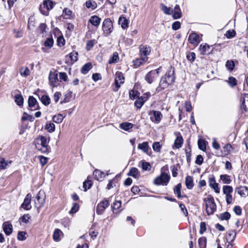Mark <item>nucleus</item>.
<instances>
[{
	"label": "nucleus",
	"mask_w": 248,
	"mask_h": 248,
	"mask_svg": "<svg viewBox=\"0 0 248 248\" xmlns=\"http://www.w3.org/2000/svg\"><path fill=\"white\" fill-rule=\"evenodd\" d=\"M54 43L53 39L52 37L47 38L44 43V45L46 47L51 48Z\"/></svg>",
	"instance_id": "52"
},
{
	"label": "nucleus",
	"mask_w": 248,
	"mask_h": 248,
	"mask_svg": "<svg viewBox=\"0 0 248 248\" xmlns=\"http://www.w3.org/2000/svg\"><path fill=\"white\" fill-rule=\"evenodd\" d=\"M109 205V202L107 200L101 202L96 206V212L98 215H101L105 209Z\"/></svg>",
	"instance_id": "9"
},
{
	"label": "nucleus",
	"mask_w": 248,
	"mask_h": 248,
	"mask_svg": "<svg viewBox=\"0 0 248 248\" xmlns=\"http://www.w3.org/2000/svg\"><path fill=\"white\" fill-rule=\"evenodd\" d=\"M210 46L205 44L204 45H201L200 49L202 50V54L204 55L207 53H210L209 52Z\"/></svg>",
	"instance_id": "40"
},
{
	"label": "nucleus",
	"mask_w": 248,
	"mask_h": 248,
	"mask_svg": "<svg viewBox=\"0 0 248 248\" xmlns=\"http://www.w3.org/2000/svg\"><path fill=\"white\" fill-rule=\"evenodd\" d=\"M85 5L87 8H91L92 10H94L97 7L96 2L91 0L87 1Z\"/></svg>",
	"instance_id": "41"
},
{
	"label": "nucleus",
	"mask_w": 248,
	"mask_h": 248,
	"mask_svg": "<svg viewBox=\"0 0 248 248\" xmlns=\"http://www.w3.org/2000/svg\"><path fill=\"white\" fill-rule=\"evenodd\" d=\"M40 100L42 103L45 106H47L50 103V98L48 95H42Z\"/></svg>",
	"instance_id": "47"
},
{
	"label": "nucleus",
	"mask_w": 248,
	"mask_h": 248,
	"mask_svg": "<svg viewBox=\"0 0 248 248\" xmlns=\"http://www.w3.org/2000/svg\"><path fill=\"white\" fill-rule=\"evenodd\" d=\"M53 3L51 0H45L43 2V8H46V11H45L42 10V6H40V11L41 13L44 15H47L48 14V11L52 9L53 7Z\"/></svg>",
	"instance_id": "6"
},
{
	"label": "nucleus",
	"mask_w": 248,
	"mask_h": 248,
	"mask_svg": "<svg viewBox=\"0 0 248 248\" xmlns=\"http://www.w3.org/2000/svg\"><path fill=\"white\" fill-rule=\"evenodd\" d=\"M185 183L187 189H192L194 186L193 177L191 176H187L186 178Z\"/></svg>",
	"instance_id": "26"
},
{
	"label": "nucleus",
	"mask_w": 248,
	"mask_h": 248,
	"mask_svg": "<svg viewBox=\"0 0 248 248\" xmlns=\"http://www.w3.org/2000/svg\"><path fill=\"white\" fill-rule=\"evenodd\" d=\"M225 66L230 71H232L234 68L235 64L233 61L228 60L226 62Z\"/></svg>",
	"instance_id": "53"
},
{
	"label": "nucleus",
	"mask_w": 248,
	"mask_h": 248,
	"mask_svg": "<svg viewBox=\"0 0 248 248\" xmlns=\"http://www.w3.org/2000/svg\"><path fill=\"white\" fill-rule=\"evenodd\" d=\"M45 128L48 132L52 133L55 130V125L53 123H46Z\"/></svg>",
	"instance_id": "51"
},
{
	"label": "nucleus",
	"mask_w": 248,
	"mask_h": 248,
	"mask_svg": "<svg viewBox=\"0 0 248 248\" xmlns=\"http://www.w3.org/2000/svg\"><path fill=\"white\" fill-rule=\"evenodd\" d=\"M236 35V32L234 30H229L226 31L225 36L228 39L234 37Z\"/></svg>",
	"instance_id": "62"
},
{
	"label": "nucleus",
	"mask_w": 248,
	"mask_h": 248,
	"mask_svg": "<svg viewBox=\"0 0 248 248\" xmlns=\"http://www.w3.org/2000/svg\"><path fill=\"white\" fill-rule=\"evenodd\" d=\"M119 59L118 53L117 52H115L113 53L112 56L110 58L108 63H116L118 62Z\"/></svg>",
	"instance_id": "39"
},
{
	"label": "nucleus",
	"mask_w": 248,
	"mask_h": 248,
	"mask_svg": "<svg viewBox=\"0 0 248 248\" xmlns=\"http://www.w3.org/2000/svg\"><path fill=\"white\" fill-rule=\"evenodd\" d=\"M175 71L174 68L171 67L170 69L167 72L164 77L167 79L168 82L171 85L172 84L175 79L174 76Z\"/></svg>",
	"instance_id": "10"
},
{
	"label": "nucleus",
	"mask_w": 248,
	"mask_h": 248,
	"mask_svg": "<svg viewBox=\"0 0 248 248\" xmlns=\"http://www.w3.org/2000/svg\"><path fill=\"white\" fill-rule=\"evenodd\" d=\"M31 195L28 193L25 197L24 202L21 204V207L25 210H29L31 209Z\"/></svg>",
	"instance_id": "12"
},
{
	"label": "nucleus",
	"mask_w": 248,
	"mask_h": 248,
	"mask_svg": "<svg viewBox=\"0 0 248 248\" xmlns=\"http://www.w3.org/2000/svg\"><path fill=\"white\" fill-rule=\"evenodd\" d=\"M207 240L206 237H202L199 239L198 243L200 248H206Z\"/></svg>",
	"instance_id": "43"
},
{
	"label": "nucleus",
	"mask_w": 248,
	"mask_h": 248,
	"mask_svg": "<svg viewBox=\"0 0 248 248\" xmlns=\"http://www.w3.org/2000/svg\"><path fill=\"white\" fill-rule=\"evenodd\" d=\"M62 232L61 231V230L59 229H56L53 232V238L54 240L56 242H58L60 241V237L62 235Z\"/></svg>",
	"instance_id": "28"
},
{
	"label": "nucleus",
	"mask_w": 248,
	"mask_h": 248,
	"mask_svg": "<svg viewBox=\"0 0 248 248\" xmlns=\"http://www.w3.org/2000/svg\"><path fill=\"white\" fill-rule=\"evenodd\" d=\"M236 233L235 232L232 231L231 230L228 231L227 232L226 239L228 241H230V242H232L235 237Z\"/></svg>",
	"instance_id": "32"
},
{
	"label": "nucleus",
	"mask_w": 248,
	"mask_h": 248,
	"mask_svg": "<svg viewBox=\"0 0 248 248\" xmlns=\"http://www.w3.org/2000/svg\"><path fill=\"white\" fill-rule=\"evenodd\" d=\"M157 78L156 72L151 71L146 74L145 79L149 84H151Z\"/></svg>",
	"instance_id": "16"
},
{
	"label": "nucleus",
	"mask_w": 248,
	"mask_h": 248,
	"mask_svg": "<svg viewBox=\"0 0 248 248\" xmlns=\"http://www.w3.org/2000/svg\"><path fill=\"white\" fill-rule=\"evenodd\" d=\"M47 28V26L45 23H41L38 27L41 33L43 34L46 33Z\"/></svg>",
	"instance_id": "63"
},
{
	"label": "nucleus",
	"mask_w": 248,
	"mask_h": 248,
	"mask_svg": "<svg viewBox=\"0 0 248 248\" xmlns=\"http://www.w3.org/2000/svg\"><path fill=\"white\" fill-rule=\"evenodd\" d=\"M183 143V139L181 136H178L174 141V145L177 149H179L182 147Z\"/></svg>",
	"instance_id": "36"
},
{
	"label": "nucleus",
	"mask_w": 248,
	"mask_h": 248,
	"mask_svg": "<svg viewBox=\"0 0 248 248\" xmlns=\"http://www.w3.org/2000/svg\"><path fill=\"white\" fill-rule=\"evenodd\" d=\"M30 72V70L28 67H26L25 68L22 67L20 70V74L24 77H27L29 75Z\"/></svg>",
	"instance_id": "58"
},
{
	"label": "nucleus",
	"mask_w": 248,
	"mask_h": 248,
	"mask_svg": "<svg viewBox=\"0 0 248 248\" xmlns=\"http://www.w3.org/2000/svg\"><path fill=\"white\" fill-rule=\"evenodd\" d=\"M170 176L166 173L162 172L160 176L156 177L154 180V184L156 186H167L170 180Z\"/></svg>",
	"instance_id": "3"
},
{
	"label": "nucleus",
	"mask_w": 248,
	"mask_h": 248,
	"mask_svg": "<svg viewBox=\"0 0 248 248\" xmlns=\"http://www.w3.org/2000/svg\"><path fill=\"white\" fill-rule=\"evenodd\" d=\"M101 19L97 16H93L89 19L90 22L94 26L98 27L101 22Z\"/></svg>",
	"instance_id": "25"
},
{
	"label": "nucleus",
	"mask_w": 248,
	"mask_h": 248,
	"mask_svg": "<svg viewBox=\"0 0 248 248\" xmlns=\"http://www.w3.org/2000/svg\"><path fill=\"white\" fill-rule=\"evenodd\" d=\"M160 7L161 10L163 11V12L166 15H170L173 12V10L170 7H167L163 3L160 4Z\"/></svg>",
	"instance_id": "30"
},
{
	"label": "nucleus",
	"mask_w": 248,
	"mask_h": 248,
	"mask_svg": "<svg viewBox=\"0 0 248 248\" xmlns=\"http://www.w3.org/2000/svg\"><path fill=\"white\" fill-rule=\"evenodd\" d=\"M242 102L241 108L245 111H248V93L243 94V97L241 99Z\"/></svg>",
	"instance_id": "19"
},
{
	"label": "nucleus",
	"mask_w": 248,
	"mask_h": 248,
	"mask_svg": "<svg viewBox=\"0 0 248 248\" xmlns=\"http://www.w3.org/2000/svg\"><path fill=\"white\" fill-rule=\"evenodd\" d=\"M231 216V214L229 212H225L219 215V218L221 220H228L230 218Z\"/></svg>",
	"instance_id": "49"
},
{
	"label": "nucleus",
	"mask_w": 248,
	"mask_h": 248,
	"mask_svg": "<svg viewBox=\"0 0 248 248\" xmlns=\"http://www.w3.org/2000/svg\"><path fill=\"white\" fill-rule=\"evenodd\" d=\"M124 77L121 72L117 73L116 77L115 79L114 87L112 90L114 92L118 91L121 87V85L124 83Z\"/></svg>",
	"instance_id": "4"
},
{
	"label": "nucleus",
	"mask_w": 248,
	"mask_h": 248,
	"mask_svg": "<svg viewBox=\"0 0 248 248\" xmlns=\"http://www.w3.org/2000/svg\"><path fill=\"white\" fill-rule=\"evenodd\" d=\"M118 23L119 25H121L122 29H125L128 27L129 20L127 19L125 17L121 16L119 17Z\"/></svg>",
	"instance_id": "21"
},
{
	"label": "nucleus",
	"mask_w": 248,
	"mask_h": 248,
	"mask_svg": "<svg viewBox=\"0 0 248 248\" xmlns=\"http://www.w3.org/2000/svg\"><path fill=\"white\" fill-rule=\"evenodd\" d=\"M39 140L40 143L35 144L36 147L43 153H48L50 152V148L48 146L47 138L45 136H41Z\"/></svg>",
	"instance_id": "2"
},
{
	"label": "nucleus",
	"mask_w": 248,
	"mask_h": 248,
	"mask_svg": "<svg viewBox=\"0 0 248 248\" xmlns=\"http://www.w3.org/2000/svg\"><path fill=\"white\" fill-rule=\"evenodd\" d=\"M2 227L3 231L4 232L6 235H9L12 233L13 226L9 222L6 221L4 222Z\"/></svg>",
	"instance_id": "18"
},
{
	"label": "nucleus",
	"mask_w": 248,
	"mask_h": 248,
	"mask_svg": "<svg viewBox=\"0 0 248 248\" xmlns=\"http://www.w3.org/2000/svg\"><path fill=\"white\" fill-rule=\"evenodd\" d=\"M209 185L211 188L214 189L215 192L217 193L220 192L218 184L216 183L215 178L213 176L209 178Z\"/></svg>",
	"instance_id": "17"
},
{
	"label": "nucleus",
	"mask_w": 248,
	"mask_h": 248,
	"mask_svg": "<svg viewBox=\"0 0 248 248\" xmlns=\"http://www.w3.org/2000/svg\"><path fill=\"white\" fill-rule=\"evenodd\" d=\"M181 184L179 183L177 184L173 189L174 194L177 195V196L178 198H180L182 197L181 193Z\"/></svg>",
	"instance_id": "44"
},
{
	"label": "nucleus",
	"mask_w": 248,
	"mask_h": 248,
	"mask_svg": "<svg viewBox=\"0 0 248 248\" xmlns=\"http://www.w3.org/2000/svg\"><path fill=\"white\" fill-rule=\"evenodd\" d=\"M191 147L190 144H188V149H185V153H186V160L187 163H189L191 161Z\"/></svg>",
	"instance_id": "46"
},
{
	"label": "nucleus",
	"mask_w": 248,
	"mask_h": 248,
	"mask_svg": "<svg viewBox=\"0 0 248 248\" xmlns=\"http://www.w3.org/2000/svg\"><path fill=\"white\" fill-rule=\"evenodd\" d=\"M220 179L224 184H229L231 182L230 176L227 174H222L220 175Z\"/></svg>",
	"instance_id": "45"
},
{
	"label": "nucleus",
	"mask_w": 248,
	"mask_h": 248,
	"mask_svg": "<svg viewBox=\"0 0 248 248\" xmlns=\"http://www.w3.org/2000/svg\"><path fill=\"white\" fill-rule=\"evenodd\" d=\"M93 175L94 179H95L97 180H99L100 179L105 177L104 173L98 170H95L94 171Z\"/></svg>",
	"instance_id": "34"
},
{
	"label": "nucleus",
	"mask_w": 248,
	"mask_h": 248,
	"mask_svg": "<svg viewBox=\"0 0 248 248\" xmlns=\"http://www.w3.org/2000/svg\"><path fill=\"white\" fill-rule=\"evenodd\" d=\"M204 202H207L206 204V211L208 215L213 214L216 210L217 206L214 198L211 195H208L207 199H203Z\"/></svg>",
	"instance_id": "1"
},
{
	"label": "nucleus",
	"mask_w": 248,
	"mask_h": 248,
	"mask_svg": "<svg viewBox=\"0 0 248 248\" xmlns=\"http://www.w3.org/2000/svg\"><path fill=\"white\" fill-rule=\"evenodd\" d=\"M148 57H141L136 59L133 61V63L135 67L137 68L143 64L144 62L147 61Z\"/></svg>",
	"instance_id": "22"
},
{
	"label": "nucleus",
	"mask_w": 248,
	"mask_h": 248,
	"mask_svg": "<svg viewBox=\"0 0 248 248\" xmlns=\"http://www.w3.org/2000/svg\"><path fill=\"white\" fill-rule=\"evenodd\" d=\"M92 67L93 65L91 62L86 63L82 67L81 73L83 74H86Z\"/></svg>",
	"instance_id": "29"
},
{
	"label": "nucleus",
	"mask_w": 248,
	"mask_h": 248,
	"mask_svg": "<svg viewBox=\"0 0 248 248\" xmlns=\"http://www.w3.org/2000/svg\"><path fill=\"white\" fill-rule=\"evenodd\" d=\"M92 186V182L91 180H87L83 182V187L84 191H86L88 189L91 188Z\"/></svg>",
	"instance_id": "56"
},
{
	"label": "nucleus",
	"mask_w": 248,
	"mask_h": 248,
	"mask_svg": "<svg viewBox=\"0 0 248 248\" xmlns=\"http://www.w3.org/2000/svg\"><path fill=\"white\" fill-rule=\"evenodd\" d=\"M141 168L144 170H149L151 169V166L149 162L142 161L141 162Z\"/></svg>",
	"instance_id": "57"
},
{
	"label": "nucleus",
	"mask_w": 248,
	"mask_h": 248,
	"mask_svg": "<svg viewBox=\"0 0 248 248\" xmlns=\"http://www.w3.org/2000/svg\"><path fill=\"white\" fill-rule=\"evenodd\" d=\"M237 193L241 196H248V188L246 186H240L236 188Z\"/></svg>",
	"instance_id": "24"
},
{
	"label": "nucleus",
	"mask_w": 248,
	"mask_h": 248,
	"mask_svg": "<svg viewBox=\"0 0 248 248\" xmlns=\"http://www.w3.org/2000/svg\"><path fill=\"white\" fill-rule=\"evenodd\" d=\"M43 195L44 193L43 192L42 193L41 191H39L36 197L35 200V206L38 208L41 207L44 203L45 199Z\"/></svg>",
	"instance_id": "14"
},
{
	"label": "nucleus",
	"mask_w": 248,
	"mask_h": 248,
	"mask_svg": "<svg viewBox=\"0 0 248 248\" xmlns=\"http://www.w3.org/2000/svg\"><path fill=\"white\" fill-rule=\"evenodd\" d=\"M140 54L141 57H147L151 51V48L147 45H141L139 46Z\"/></svg>",
	"instance_id": "11"
},
{
	"label": "nucleus",
	"mask_w": 248,
	"mask_h": 248,
	"mask_svg": "<svg viewBox=\"0 0 248 248\" xmlns=\"http://www.w3.org/2000/svg\"><path fill=\"white\" fill-rule=\"evenodd\" d=\"M169 85H171L168 82L167 79L164 77H162L159 82V85L156 89V93H159L166 89Z\"/></svg>",
	"instance_id": "13"
},
{
	"label": "nucleus",
	"mask_w": 248,
	"mask_h": 248,
	"mask_svg": "<svg viewBox=\"0 0 248 248\" xmlns=\"http://www.w3.org/2000/svg\"><path fill=\"white\" fill-rule=\"evenodd\" d=\"M28 106L31 110L40 109L37 100L32 96H30L28 98Z\"/></svg>",
	"instance_id": "8"
},
{
	"label": "nucleus",
	"mask_w": 248,
	"mask_h": 248,
	"mask_svg": "<svg viewBox=\"0 0 248 248\" xmlns=\"http://www.w3.org/2000/svg\"><path fill=\"white\" fill-rule=\"evenodd\" d=\"M172 13H173L172 17L174 19L180 18L182 16L181 10L179 5L176 4L175 6Z\"/></svg>",
	"instance_id": "20"
},
{
	"label": "nucleus",
	"mask_w": 248,
	"mask_h": 248,
	"mask_svg": "<svg viewBox=\"0 0 248 248\" xmlns=\"http://www.w3.org/2000/svg\"><path fill=\"white\" fill-rule=\"evenodd\" d=\"M79 207V205L77 203H73L69 213L70 214L76 213L78 210Z\"/></svg>",
	"instance_id": "61"
},
{
	"label": "nucleus",
	"mask_w": 248,
	"mask_h": 248,
	"mask_svg": "<svg viewBox=\"0 0 248 248\" xmlns=\"http://www.w3.org/2000/svg\"><path fill=\"white\" fill-rule=\"evenodd\" d=\"M196 58L195 53L193 52H189L186 53V58L190 62H193Z\"/></svg>",
	"instance_id": "54"
},
{
	"label": "nucleus",
	"mask_w": 248,
	"mask_h": 248,
	"mask_svg": "<svg viewBox=\"0 0 248 248\" xmlns=\"http://www.w3.org/2000/svg\"><path fill=\"white\" fill-rule=\"evenodd\" d=\"M153 150L156 152H160L162 146L160 144L159 142H155L153 144Z\"/></svg>",
	"instance_id": "59"
},
{
	"label": "nucleus",
	"mask_w": 248,
	"mask_h": 248,
	"mask_svg": "<svg viewBox=\"0 0 248 248\" xmlns=\"http://www.w3.org/2000/svg\"><path fill=\"white\" fill-rule=\"evenodd\" d=\"M57 76V74H56L54 72H50L48 78L49 82L51 85L55 86V84L57 82V81L58 80Z\"/></svg>",
	"instance_id": "27"
},
{
	"label": "nucleus",
	"mask_w": 248,
	"mask_h": 248,
	"mask_svg": "<svg viewBox=\"0 0 248 248\" xmlns=\"http://www.w3.org/2000/svg\"><path fill=\"white\" fill-rule=\"evenodd\" d=\"M149 114L150 115L151 120L157 124L160 122L162 118V114L159 111L153 110Z\"/></svg>",
	"instance_id": "7"
},
{
	"label": "nucleus",
	"mask_w": 248,
	"mask_h": 248,
	"mask_svg": "<svg viewBox=\"0 0 248 248\" xmlns=\"http://www.w3.org/2000/svg\"><path fill=\"white\" fill-rule=\"evenodd\" d=\"M127 175L131 176L135 178L138 179L140 175L138 169L135 167H132L129 170Z\"/></svg>",
	"instance_id": "23"
},
{
	"label": "nucleus",
	"mask_w": 248,
	"mask_h": 248,
	"mask_svg": "<svg viewBox=\"0 0 248 248\" xmlns=\"http://www.w3.org/2000/svg\"><path fill=\"white\" fill-rule=\"evenodd\" d=\"M26 232H19L17 234V239L20 241L25 240L26 239Z\"/></svg>",
	"instance_id": "64"
},
{
	"label": "nucleus",
	"mask_w": 248,
	"mask_h": 248,
	"mask_svg": "<svg viewBox=\"0 0 248 248\" xmlns=\"http://www.w3.org/2000/svg\"><path fill=\"white\" fill-rule=\"evenodd\" d=\"M121 205L122 202L121 201H115L111 205L113 212L114 213H116V210L119 209V208L121 206Z\"/></svg>",
	"instance_id": "37"
},
{
	"label": "nucleus",
	"mask_w": 248,
	"mask_h": 248,
	"mask_svg": "<svg viewBox=\"0 0 248 248\" xmlns=\"http://www.w3.org/2000/svg\"><path fill=\"white\" fill-rule=\"evenodd\" d=\"M138 148L143 151L144 153H147L149 149V145L148 142H143L138 145Z\"/></svg>",
	"instance_id": "42"
},
{
	"label": "nucleus",
	"mask_w": 248,
	"mask_h": 248,
	"mask_svg": "<svg viewBox=\"0 0 248 248\" xmlns=\"http://www.w3.org/2000/svg\"><path fill=\"white\" fill-rule=\"evenodd\" d=\"M233 191V188L230 186H223V192L224 194H231Z\"/></svg>",
	"instance_id": "48"
},
{
	"label": "nucleus",
	"mask_w": 248,
	"mask_h": 248,
	"mask_svg": "<svg viewBox=\"0 0 248 248\" xmlns=\"http://www.w3.org/2000/svg\"><path fill=\"white\" fill-rule=\"evenodd\" d=\"M134 124L132 123L125 122L121 124L120 125V127L125 131H128L129 129L132 128Z\"/></svg>",
	"instance_id": "31"
},
{
	"label": "nucleus",
	"mask_w": 248,
	"mask_h": 248,
	"mask_svg": "<svg viewBox=\"0 0 248 248\" xmlns=\"http://www.w3.org/2000/svg\"><path fill=\"white\" fill-rule=\"evenodd\" d=\"M144 98L142 96L140 97H139L138 99H137L134 103V105L136 107L138 108H140L143 106L144 103V102L146 100H144Z\"/></svg>",
	"instance_id": "35"
},
{
	"label": "nucleus",
	"mask_w": 248,
	"mask_h": 248,
	"mask_svg": "<svg viewBox=\"0 0 248 248\" xmlns=\"http://www.w3.org/2000/svg\"><path fill=\"white\" fill-rule=\"evenodd\" d=\"M228 82L231 87H233L237 85V80L233 77H230L229 78Z\"/></svg>",
	"instance_id": "60"
},
{
	"label": "nucleus",
	"mask_w": 248,
	"mask_h": 248,
	"mask_svg": "<svg viewBox=\"0 0 248 248\" xmlns=\"http://www.w3.org/2000/svg\"><path fill=\"white\" fill-rule=\"evenodd\" d=\"M15 101L18 106H21L23 104V97L21 94H17L15 96Z\"/></svg>",
	"instance_id": "33"
},
{
	"label": "nucleus",
	"mask_w": 248,
	"mask_h": 248,
	"mask_svg": "<svg viewBox=\"0 0 248 248\" xmlns=\"http://www.w3.org/2000/svg\"><path fill=\"white\" fill-rule=\"evenodd\" d=\"M64 117L65 116H63L62 114H58L54 115L52 118V120L54 123L59 124L62 121Z\"/></svg>",
	"instance_id": "38"
},
{
	"label": "nucleus",
	"mask_w": 248,
	"mask_h": 248,
	"mask_svg": "<svg viewBox=\"0 0 248 248\" xmlns=\"http://www.w3.org/2000/svg\"><path fill=\"white\" fill-rule=\"evenodd\" d=\"M78 53L77 52L73 51L69 54V57L71 60L73 61V63L77 62L78 60Z\"/></svg>",
	"instance_id": "55"
},
{
	"label": "nucleus",
	"mask_w": 248,
	"mask_h": 248,
	"mask_svg": "<svg viewBox=\"0 0 248 248\" xmlns=\"http://www.w3.org/2000/svg\"><path fill=\"white\" fill-rule=\"evenodd\" d=\"M188 41L194 46H197L200 42L199 35L195 32H192L189 35Z\"/></svg>",
	"instance_id": "15"
},
{
	"label": "nucleus",
	"mask_w": 248,
	"mask_h": 248,
	"mask_svg": "<svg viewBox=\"0 0 248 248\" xmlns=\"http://www.w3.org/2000/svg\"><path fill=\"white\" fill-rule=\"evenodd\" d=\"M102 30L106 36L109 35L113 30V24L110 18L105 19L102 24Z\"/></svg>",
	"instance_id": "5"
},
{
	"label": "nucleus",
	"mask_w": 248,
	"mask_h": 248,
	"mask_svg": "<svg viewBox=\"0 0 248 248\" xmlns=\"http://www.w3.org/2000/svg\"><path fill=\"white\" fill-rule=\"evenodd\" d=\"M198 144L199 148L203 151H205L206 150V143L205 141L203 140L199 139L198 141Z\"/></svg>",
	"instance_id": "50"
}]
</instances>
